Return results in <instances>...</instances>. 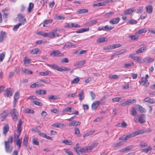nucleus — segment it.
I'll list each match as a JSON object with an SVG mask.
<instances>
[{
  "label": "nucleus",
  "mask_w": 155,
  "mask_h": 155,
  "mask_svg": "<svg viewBox=\"0 0 155 155\" xmlns=\"http://www.w3.org/2000/svg\"><path fill=\"white\" fill-rule=\"evenodd\" d=\"M10 114L12 117L13 120L15 122L17 121L18 120V112L17 110L13 108L11 110Z\"/></svg>",
  "instance_id": "obj_1"
},
{
  "label": "nucleus",
  "mask_w": 155,
  "mask_h": 155,
  "mask_svg": "<svg viewBox=\"0 0 155 155\" xmlns=\"http://www.w3.org/2000/svg\"><path fill=\"white\" fill-rule=\"evenodd\" d=\"M143 132L142 130H138L137 131H135L134 132L132 133L127 135L125 137V141H127V140L137 135L142 134V133Z\"/></svg>",
  "instance_id": "obj_2"
},
{
  "label": "nucleus",
  "mask_w": 155,
  "mask_h": 155,
  "mask_svg": "<svg viewBox=\"0 0 155 155\" xmlns=\"http://www.w3.org/2000/svg\"><path fill=\"white\" fill-rule=\"evenodd\" d=\"M13 90L12 88H8L6 89L5 91L4 95L6 97H9L12 95Z\"/></svg>",
  "instance_id": "obj_3"
},
{
  "label": "nucleus",
  "mask_w": 155,
  "mask_h": 155,
  "mask_svg": "<svg viewBox=\"0 0 155 155\" xmlns=\"http://www.w3.org/2000/svg\"><path fill=\"white\" fill-rule=\"evenodd\" d=\"M50 55L53 56H64L63 53L57 50H54L50 53Z\"/></svg>",
  "instance_id": "obj_4"
},
{
  "label": "nucleus",
  "mask_w": 155,
  "mask_h": 155,
  "mask_svg": "<svg viewBox=\"0 0 155 155\" xmlns=\"http://www.w3.org/2000/svg\"><path fill=\"white\" fill-rule=\"evenodd\" d=\"M140 84L142 86L147 87L149 85V83L147 80L143 78V77H142L141 78V81L140 82Z\"/></svg>",
  "instance_id": "obj_5"
},
{
  "label": "nucleus",
  "mask_w": 155,
  "mask_h": 155,
  "mask_svg": "<svg viewBox=\"0 0 155 155\" xmlns=\"http://www.w3.org/2000/svg\"><path fill=\"white\" fill-rule=\"evenodd\" d=\"M5 148L6 152L11 153L13 150V147L10 145L9 144L7 143V142H5Z\"/></svg>",
  "instance_id": "obj_6"
},
{
  "label": "nucleus",
  "mask_w": 155,
  "mask_h": 155,
  "mask_svg": "<svg viewBox=\"0 0 155 155\" xmlns=\"http://www.w3.org/2000/svg\"><path fill=\"white\" fill-rule=\"evenodd\" d=\"M138 121L141 124H143L146 122V117L144 114H142L139 115Z\"/></svg>",
  "instance_id": "obj_7"
},
{
  "label": "nucleus",
  "mask_w": 155,
  "mask_h": 155,
  "mask_svg": "<svg viewBox=\"0 0 155 155\" xmlns=\"http://www.w3.org/2000/svg\"><path fill=\"white\" fill-rule=\"evenodd\" d=\"M136 101L135 99H133L132 100H129L126 101L124 102V103L122 104L121 105L123 106L129 105L132 104L134 102Z\"/></svg>",
  "instance_id": "obj_8"
},
{
  "label": "nucleus",
  "mask_w": 155,
  "mask_h": 155,
  "mask_svg": "<svg viewBox=\"0 0 155 155\" xmlns=\"http://www.w3.org/2000/svg\"><path fill=\"white\" fill-rule=\"evenodd\" d=\"M7 34L5 31H2L0 34V42H2L5 39L7 38Z\"/></svg>",
  "instance_id": "obj_9"
},
{
  "label": "nucleus",
  "mask_w": 155,
  "mask_h": 155,
  "mask_svg": "<svg viewBox=\"0 0 155 155\" xmlns=\"http://www.w3.org/2000/svg\"><path fill=\"white\" fill-rule=\"evenodd\" d=\"M18 20L20 23H21L22 24H24L26 22V19L25 18L24 16L21 14H19L18 15Z\"/></svg>",
  "instance_id": "obj_10"
},
{
  "label": "nucleus",
  "mask_w": 155,
  "mask_h": 155,
  "mask_svg": "<svg viewBox=\"0 0 155 155\" xmlns=\"http://www.w3.org/2000/svg\"><path fill=\"white\" fill-rule=\"evenodd\" d=\"M8 114V113L7 110H4L2 111L1 116L0 117V119L1 121H3L6 118Z\"/></svg>",
  "instance_id": "obj_11"
},
{
  "label": "nucleus",
  "mask_w": 155,
  "mask_h": 155,
  "mask_svg": "<svg viewBox=\"0 0 155 155\" xmlns=\"http://www.w3.org/2000/svg\"><path fill=\"white\" fill-rule=\"evenodd\" d=\"M100 103V101H96L93 102L91 105L92 109L95 110L98 107Z\"/></svg>",
  "instance_id": "obj_12"
},
{
  "label": "nucleus",
  "mask_w": 155,
  "mask_h": 155,
  "mask_svg": "<svg viewBox=\"0 0 155 155\" xmlns=\"http://www.w3.org/2000/svg\"><path fill=\"white\" fill-rule=\"evenodd\" d=\"M147 49V47L144 46L139 48L138 50L136 51V52L137 54H139L140 53L145 52Z\"/></svg>",
  "instance_id": "obj_13"
},
{
  "label": "nucleus",
  "mask_w": 155,
  "mask_h": 155,
  "mask_svg": "<svg viewBox=\"0 0 155 155\" xmlns=\"http://www.w3.org/2000/svg\"><path fill=\"white\" fill-rule=\"evenodd\" d=\"M96 20H94L88 21L84 24V26L88 25L89 26H91L94 25L95 24L97 23Z\"/></svg>",
  "instance_id": "obj_14"
},
{
  "label": "nucleus",
  "mask_w": 155,
  "mask_h": 155,
  "mask_svg": "<svg viewBox=\"0 0 155 155\" xmlns=\"http://www.w3.org/2000/svg\"><path fill=\"white\" fill-rule=\"evenodd\" d=\"M120 18H114L110 20L109 22L111 24H116L120 21Z\"/></svg>",
  "instance_id": "obj_15"
},
{
  "label": "nucleus",
  "mask_w": 155,
  "mask_h": 155,
  "mask_svg": "<svg viewBox=\"0 0 155 155\" xmlns=\"http://www.w3.org/2000/svg\"><path fill=\"white\" fill-rule=\"evenodd\" d=\"M154 59L152 58L147 57L144 58V62L146 63H149L153 62Z\"/></svg>",
  "instance_id": "obj_16"
},
{
  "label": "nucleus",
  "mask_w": 155,
  "mask_h": 155,
  "mask_svg": "<svg viewBox=\"0 0 155 155\" xmlns=\"http://www.w3.org/2000/svg\"><path fill=\"white\" fill-rule=\"evenodd\" d=\"M22 124V122L21 120H20L18 122V123L17 124V132H21L22 130V127H21V126Z\"/></svg>",
  "instance_id": "obj_17"
},
{
  "label": "nucleus",
  "mask_w": 155,
  "mask_h": 155,
  "mask_svg": "<svg viewBox=\"0 0 155 155\" xmlns=\"http://www.w3.org/2000/svg\"><path fill=\"white\" fill-rule=\"evenodd\" d=\"M52 127L62 129L64 126V124L61 123H55L52 125Z\"/></svg>",
  "instance_id": "obj_18"
},
{
  "label": "nucleus",
  "mask_w": 155,
  "mask_h": 155,
  "mask_svg": "<svg viewBox=\"0 0 155 155\" xmlns=\"http://www.w3.org/2000/svg\"><path fill=\"white\" fill-rule=\"evenodd\" d=\"M62 143L67 145L72 146L73 144V142L70 140H64L62 141Z\"/></svg>",
  "instance_id": "obj_19"
},
{
  "label": "nucleus",
  "mask_w": 155,
  "mask_h": 155,
  "mask_svg": "<svg viewBox=\"0 0 155 155\" xmlns=\"http://www.w3.org/2000/svg\"><path fill=\"white\" fill-rule=\"evenodd\" d=\"M134 11L135 10L133 8L128 9L124 11V14L126 15H131Z\"/></svg>",
  "instance_id": "obj_20"
},
{
  "label": "nucleus",
  "mask_w": 155,
  "mask_h": 155,
  "mask_svg": "<svg viewBox=\"0 0 155 155\" xmlns=\"http://www.w3.org/2000/svg\"><path fill=\"white\" fill-rule=\"evenodd\" d=\"M81 122L79 121H74L70 123L69 124V126H76L80 124Z\"/></svg>",
  "instance_id": "obj_21"
},
{
  "label": "nucleus",
  "mask_w": 155,
  "mask_h": 155,
  "mask_svg": "<svg viewBox=\"0 0 155 155\" xmlns=\"http://www.w3.org/2000/svg\"><path fill=\"white\" fill-rule=\"evenodd\" d=\"M47 65L50 68L53 69H55L57 70H58L59 71V70L60 69V67H58V66L56 65V64H48Z\"/></svg>",
  "instance_id": "obj_22"
},
{
  "label": "nucleus",
  "mask_w": 155,
  "mask_h": 155,
  "mask_svg": "<svg viewBox=\"0 0 155 155\" xmlns=\"http://www.w3.org/2000/svg\"><path fill=\"white\" fill-rule=\"evenodd\" d=\"M35 93L39 95H45L46 94V91L45 90H38L35 91Z\"/></svg>",
  "instance_id": "obj_23"
},
{
  "label": "nucleus",
  "mask_w": 155,
  "mask_h": 155,
  "mask_svg": "<svg viewBox=\"0 0 155 155\" xmlns=\"http://www.w3.org/2000/svg\"><path fill=\"white\" fill-rule=\"evenodd\" d=\"M152 149V147L150 146H148L147 148L142 149L141 152L145 153H147L149 151L151 150Z\"/></svg>",
  "instance_id": "obj_24"
},
{
  "label": "nucleus",
  "mask_w": 155,
  "mask_h": 155,
  "mask_svg": "<svg viewBox=\"0 0 155 155\" xmlns=\"http://www.w3.org/2000/svg\"><path fill=\"white\" fill-rule=\"evenodd\" d=\"M144 101L145 102H148L150 103H155L154 101L152 99H151L149 97H146L144 99Z\"/></svg>",
  "instance_id": "obj_25"
},
{
  "label": "nucleus",
  "mask_w": 155,
  "mask_h": 155,
  "mask_svg": "<svg viewBox=\"0 0 155 155\" xmlns=\"http://www.w3.org/2000/svg\"><path fill=\"white\" fill-rule=\"evenodd\" d=\"M78 95L79 97V100L80 101H81L82 100L84 99V96L83 90H82L80 93H79Z\"/></svg>",
  "instance_id": "obj_26"
},
{
  "label": "nucleus",
  "mask_w": 155,
  "mask_h": 155,
  "mask_svg": "<svg viewBox=\"0 0 155 155\" xmlns=\"http://www.w3.org/2000/svg\"><path fill=\"white\" fill-rule=\"evenodd\" d=\"M148 143L146 142L141 141L140 144V147L141 148H145L148 146Z\"/></svg>",
  "instance_id": "obj_27"
},
{
  "label": "nucleus",
  "mask_w": 155,
  "mask_h": 155,
  "mask_svg": "<svg viewBox=\"0 0 155 155\" xmlns=\"http://www.w3.org/2000/svg\"><path fill=\"white\" fill-rule=\"evenodd\" d=\"M88 12V10L86 9H80L78 10L77 13L78 14H83L87 13Z\"/></svg>",
  "instance_id": "obj_28"
},
{
  "label": "nucleus",
  "mask_w": 155,
  "mask_h": 155,
  "mask_svg": "<svg viewBox=\"0 0 155 155\" xmlns=\"http://www.w3.org/2000/svg\"><path fill=\"white\" fill-rule=\"evenodd\" d=\"M64 46L68 47H71L73 48H75L77 47V45L74 44L72 42H71L67 43Z\"/></svg>",
  "instance_id": "obj_29"
},
{
  "label": "nucleus",
  "mask_w": 155,
  "mask_h": 155,
  "mask_svg": "<svg viewBox=\"0 0 155 155\" xmlns=\"http://www.w3.org/2000/svg\"><path fill=\"white\" fill-rule=\"evenodd\" d=\"M114 13V12H109L105 13L104 15V17L106 18H109Z\"/></svg>",
  "instance_id": "obj_30"
},
{
  "label": "nucleus",
  "mask_w": 155,
  "mask_h": 155,
  "mask_svg": "<svg viewBox=\"0 0 155 155\" xmlns=\"http://www.w3.org/2000/svg\"><path fill=\"white\" fill-rule=\"evenodd\" d=\"M147 12L149 13H151L152 12L153 8L151 6L149 5L146 7Z\"/></svg>",
  "instance_id": "obj_31"
},
{
  "label": "nucleus",
  "mask_w": 155,
  "mask_h": 155,
  "mask_svg": "<svg viewBox=\"0 0 155 155\" xmlns=\"http://www.w3.org/2000/svg\"><path fill=\"white\" fill-rule=\"evenodd\" d=\"M80 81V79L78 77L74 78L71 81V84H77Z\"/></svg>",
  "instance_id": "obj_32"
},
{
  "label": "nucleus",
  "mask_w": 155,
  "mask_h": 155,
  "mask_svg": "<svg viewBox=\"0 0 155 155\" xmlns=\"http://www.w3.org/2000/svg\"><path fill=\"white\" fill-rule=\"evenodd\" d=\"M125 142V141H124L122 140L119 142H117L115 143L114 144V146L116 147H119L123 145L124 143Z\"/></svg>",
  "instance_id": "obj_33"
},
{
  "label": "nucleus",
  "mask_w": 155,
  "mask_h": 155,
  "mask_svg": "<svg viewBox=\"0 0 155 155\" xmlns=\"http://www.w3.org/2000/svg\"><path fill=\"white\" fill-rule=\"evenodd\" d=\"M51 72L50 71H47L45 72H41L39 73V75L43 76H48L49 73Z\"/></svg>",
  "instance_id": "obj_34"
},
{
  "label": "nucleus",
  "mask_w": 155,
  "mask_h": 155,
  "mask_svg": "<svg viewBox=\"0 0 155 155\" xmlns=\"http://www.w3.org/2000/svg\"><path fill=\"white\" fill-rule=\"evenodd\" d=\"M131 115L134 116H135L137 114V112L135 108L133 107L130 111Z\"/></svg>",
  "instance_id": "obj_35"
},
{
  "label": "nucleus",
  "mask_w": 155,
  "mask_h": 155,
  "mask_svg": "<svg viewBox=\"0 0 155 155\" xmlns=\"http://www.w3.org/2000/svg\"><path fill=\"white\" fill-rule=\"evenodd\" d=\"M129 37L132 40H137L138 38V35H129Z\"/></svg>",
  "instance_id": "obj_36"
},
{
  "label": "nucleus",
  "mask_w": 155,
  "mask_h": 155,
  "mask_svg": "<svg viewBox=\"0 0 155 155\" xmlns=\"http://www.w3.org/2000/svg\"><path fill=\"white\" fill-rule=\"evenodd\" d=\"M126 51L127 50L126 49H122L116 53L115 54H116L117 56L123 53H125L126 52Z\"/></svg>",
  "instance_id": "obj_37"
},
{
  "label": "nucleus",
  "mask_w": 155,
  "mask_h": 155,
  "mask_svg": "<svg viewBox=\"0 0 155 155\" xmlns=\"http://www.w3.org/2000/svg\"><path fill=\"white\" fill-rule=\"evenodd\" d=\"M138 107V110L140 111V112L141 113H145L146 112L145 109L143 108L142 106H141L139 105H137Z\"/></svg>",
  "instance_id": "obj_38"
},
{
  "label": "nucleus",
  "mask_w": 155,
  "mask_h": 155,
  "mask_svg": "<svg viewBox=\"0 0 155 155\" xmlns=\"http://www.w3.org/2000/svg\"><path fill=\"white\" fill-rule=\"evenodd\" d=\"M8 126L7 124L5 125L3 128V133L6 134L8 130Z\"/></svg>",
  "instance_id": "obj_39"
},
{
  "label": "nucleus",
  "mask_w": 155,
  "mask_h": 155,
  "mask_svg": "<svg viewBox=\"0 0 155 155\" xmlns=\"http://www.w3.org/2000/svg\"><path fill=\"white\" fill-rule=\"evenodd\" d=\"M147 30V28H141L138 30V33L139 34H140L146 32Z\"/></svg>",
  "instance_id": "obj_40"
},
{
  "label": "nucleus",
  "mask_w": 155,
  "mask_h": 155,
  "mask_svg": "<svg viewBox=\"0 0 155 155\" xmlns=\"http://www.w3.org/2000/svg\"><path fill=\"white\" fill-rule=\"evenodd\" d=\"M121 97H116L112 99V101L113 102H121L122 101H120L122 100Z\"/></svg>",
  "instance_id": "obj_41"
},
{
  "label": "nucleus",
  "mask_w": 155,
  "mask_h": 155,
  "mask_svg": "<svg viewBox=\"0 0 155 155\" xmlns=\"http://www.w3.org/2000/svg\"><path fill=\"white\" fill-rule=\"evenodd\" d=\"M24 111L25 113L28 114H33L34 112L33 110L29 108L25 109Z\"/></svg>",
  "instance_id": "obj_42"
},
{
  "label": "nucleus",
  "mask_w": 155,
  "mask_h": 155,
  "mask_svg": "<svg viewBox=\"0 0 155 155\" xmlns=\"http://www.w3.org/2000/svg\"><path fill=\"white\" fill-rule=\"evenodd\" d=\"M39 51V49L38 48H35L30 51V52L32 54H36L38 53V52Z\"/></svg>",
  "instance_id": "obj_43"
},
{
  "label": "nucleus",
  "mask_w": 155,
  "mask_h": 155,
  "mask_svg": "<svg viewBox=\"0 0 155 155\" xmlns=\"http://www.w3.org/2000/svg\"><path fill=\"white\" fill-rule=\"evenodd\" d=\"M33 143L36 145H38L39 143L37 138H34L32 140Z\"/></svg>",
  "instance_id": "obj_44"
},
{
  "label": "nucleus",
  "mask_w": 155,
  "mask_h": 155,
  "mask_svg": "<svg viewBox=\"0 0 155 155\" xmlns=\"http://www.w3.org/2000/svg\"><path fill=\"white\" fill-rule=\"evenodd\" d=\"M22 25L21 23H19L17 25H15L14 27L13 28V30L14 31H16L17 29L18 28L19 26Z\"/></svg>",
  "instance_id": "obj_45"
},
{
  "label": "nucleus",
  "mask_w": 155,
  "mask_h": 155,
  "mask_svg": "<svg viewBox=\"0 0 155 155\" xmlns=\"http://www.w3.org/2000/svg\"><path fill=\"white\" fill-rule=\"evenodd\" d=\"M5 52H3L1 54H0V62L3 61L5 57Z\"/></svg>",
  "instance_id": "obj_46"
},
{
  "label": "nucleus",
  "mask_w": 155,
  "mask_h": 155,
  "mask_svg": "<svg viewBox=\"0 0 155 155\" xmlns=\"http://www.w3.org/2000/svg\"><path fill=\"white\" fill-rule=\"evenodd\" d=\"M74 133L78 136H81L80 134V130L77 127H75L74 128Z\"/></svg>",
  "instance_id": "obj_47"
},
{
  "label": "nucleus",
  "mask_w": 155,
  "mask_h": 155,
  "mask_svg": "<svg viewBox=\"0 0 155 155\" xmlns=\"http://www.w3.org/2000/svg\"><path fill=\"white\" fill-rule=\"evenodd\" d=\"M34 7V4L32 3H29L28 8V11L30 12L32 10Z\"/></svg>",
  "instance_id": "obj_48"
},
{
  "label": "nucleus",
  "mask_w": 155,
  "mask_h": 155,
  "mask_svg": "<svg viewBox=\"0 0 155 155\" xmlns=\"http://www.w3.org/2000/svg\"><path fill=\"white\" fill-rule=\"evenodd\" d=\"M137 61L140 63H144V58L143 59L141 57H138Z\"/></svg>",
  "instance_id": "obj_49"
},
{
  "label": "nucleus",
  "mask_w": 155,
  "mask_h": 155,
  "mask_svg": "<svg viewBox=\"0 0 155 155\" xmlns=\"http://www.w3.org/2000/svg\"><path fill=\"white\" fill-rule=\"evenodd\" d=\"M112 49H113L112 45L108 46L103 48V50H108Z\"/></svg>",
  "instance_id": "obj_50"
},
{
  "label": "nucleus",
  "mask_w": 155,
  "mask_h": 155,
  "mask_svg": "<svg viewBox=\"0 0 155 155\" xmlns=\"http://www.w3.org/2000/svg\"><path fill=\"white\" fill-rule=\"evenodd\" d=\"M60 69L59 70L60 71H68L70 70V68L65 67H60Z\"/></svg>",
  "instance_id": "obj_51"
},
{
  "label": "nucleus",
  "mask_w": 155,
  "mask_h": 155,
  "mask_svg": "<svg viewBox=\"0 0 155 155\" xmlns=\"http://www.w3.org/2000/svg\"><path fill=\"white\" fill-rule=\"evenodd\" d=\"M5 142H7V143L11 144L13 142V138L11 136H9L8 139L7 141H5Z\"/></svg>",
  "instance_id": "obj_52"
},
{
  "label": "nucleus",
  "mask_w": 155,
  "mask_h": 155,
  "mask_svg": "<svg viewBox=\"0 0 155 155\" xmlns=\"http://www.w3.org/2000/svg\"><path fill=\"white\" fill-rule=\"evenodd\" d=\"M48 99L52 100H57L59 99V97L56 96L51 95L49 97Z\"/></svg>",
  "instance_id": "obj_53"
},
{
  "label": "nucleus",
  "mask_w": 155,
  "mask_h": 155,
  "mask_svg": "<svg viewBox=\"0 0 155 155\" xmlns=\"http://www.w3.org/2000/svg\"><path fill=\"white\" fill-rule=\"evenodd\" d=\"M114 28V27L109 26L108 25H107L105 26V31H109L111 30Z\"/></svg>",
  "instance_id": "obj_54"
},
{
  "label": "nucleus",
  "mask_w": 155,
  "mask_h": 155,
  "mask_svg": "<svg viewBox=\"0 0 155 155\" xmlns=\"http://www.w3.org/2000/svg\"><path fill=\"white\" fill-rule=\"evenodd\" d=\"M31 59L29 58H25L23 61V62L25 64H28L30 63V61H31Z\"/></svg>",
  "instance_id": "obj_55"
},
{
  "label": "nucleus",
  "mask_w": 155,
  "mask_h": 155,
  "mask_svg": "<svg viewBox=\"0 0 155 155\" xmlns=\"http://www.w3.org/2000/svg\"><path fill=\"white\" fill-rule=\"evenodd\" d=\"M137 21L134 19H131L127 23L130 24L132 25L134 24H136L137 23Z\"/></svg>",
  "instance_id": "obj_56"
},
{
  "label": "nucleus",
  "mask_w": 155,
  "mask_h": 155,
  "mask_svg": "<svg viewBox=\"0 0 155 155\" xmlns=\"http://www.w3.org/2000/svg\"><path fill=\"white\" fill-rule=\"evenodd\" d=\"M105 5L103 2H100L94 4L93 5V7L103 6Z\"/></svg>",
  "instance_id": "obj_57"
},
{
  "label": "nucleus",
  "mask_w": 155,
  "mask_h": 155,
  "mask_svg": "<svg viewBox=\"0 0 155 155\" xmlns=\"http://www.w3.org/2000/svg\"><path fill=\"white\" fill-rule=\"evenodd\" d=\"M28 140V137H26V135H25L23 141V145L25 146L27 145Z\"/></svg>",
  "instance_id": "obj_58"
},
{
  "label": "nucleus",
  "mask_w": 155,
  "mask_h": 155,
  "mask_svg": "<svg viewBox=\"0 0 155 155\" xmlns=\"http://www.w3.org/2000/svg\"><path fill=\"white\" fill-rule=\"evenodd\" d=\"M85 148L86 153H89L91 151L92 147L90 146L85 147Z\"/></svg>",
  "instance_id": "obj_59"
},
{
  "label": "nucleus",
  "mask_w": 155,
  "mask_h": 155,
  "mask_svg": "<svg viewBox=\"0 0 155 155\" xmlns=\"http://www.w3.org/2000/svg\"><path fill=\"white\" fill-rule=\"evenodd\" d=\"M108 77L112 79L118 78H119L118 76L116 74L110 75H109Z\"/></svg>",
  "instance_id": "obj_60"
},
{
  "label": "nucleus",
  "mask_w": 155,
  "mask_h": 155,
  "mask_svg": "<svg viewBox=\"0 0 155 155\" xmlns=\"http://www.w3.org/2000/svg\"><path fill=\"white\" fill-rule=\"evenodd\" d=\"M36 87H39V84L38 82L34 83L30 86V87L31 88H35Z\"/></svg>",
  "instance_id": "obj_61"
},
{
  "label": "nucleus",
  "mask_w": 155,
  "mask_h": 155,
  "mask_svg": "<svg viewBox=\"0 0 155 155\" xmlns=\"http://www.w3.org/2000/svg\"><path fill=\"white\" fill-rule=\"evenodd\" d=\"M19 93L18 92H16L14 96V100H18V99L19 98Z\"/></svg>",
  "instance_id": "obj_62"
},
{
  "label": "nucleus",
  "mask_w": 155,
  "mask_h": 155,
  "mask_svg": "<svg viewBox=\"0 0 155 155\" xmlns=\"http://www.w3.org/2000/svg\"><path fill=\"white\" fill-rule=\"evenodd\" d=\"M54 33H53V31L51 32H49L48 35V38H53L54 37Z\"/></svg>",
  "instance_id": "obj_63"
},
{
  "label": "nucleus",
  "mask_w": 155,
  "mask_h": 155,
  "mask_svg": "<svg viewBox=\"0 0 155 155\" xmlns=\"http://www.w3.org/2000/svg\"><path fill=\"white\" fill-rule=\"evenodd\" d=\"M104 41V38H101L97 39V43H102Z\"/></svg>",
  "instance_id": "obj_64"
}]
</instances>
